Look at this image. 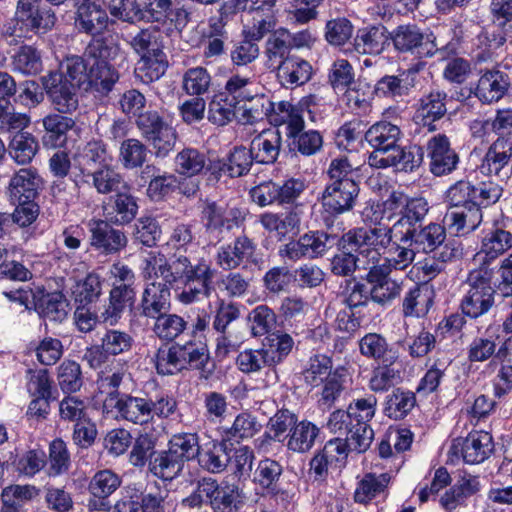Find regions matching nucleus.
<instances>
[{"label":"nucleus","instance_id":"nucleus-34","mask_svg":"<svg viewBox=\"0 0 512 512\" xmlns=\"http://www.w3.org/2000/svg\"><path fill=\"white\" fill-rule=\"evenodd\" d=\"M42 124L45 130L44 145L56 148L66 143L67 133L74 127L75 121L70 117L52 113L43 118Z\"/></svg>","mask_w":512,"mask_h":512},{"label":"nucleus","instance_id":"nucleus-53","mask_svg":"<svg viewBox=\"0 0 512 512\" xmlns=\"http://www.w3.org/2000/svg\"><path fill=\"white\" fill-rule=\"evenodd\" d=\"M12 69L23 75H36L43 69L39 51L32 46H22L12 56Z\"/></svg>","mask_w":512,"mask_h":512},{"label":"nucleus","instance_id":"nucleus-7","mask_svg":"<svg viewBox=\"0 0 512 512\" xmlns=\"http://www.w3.org/2000/svg\"><path fill=\"white\" fill-rule=\"evenodd\" d=\"M329 175L333 183L323 192V205L331 213L341 214L352 206V169L348 158L333 160Z\"/></svg>","mask_w":512,"mask_h":512},{"label":"nucleus","instance_id":"nucleus-25","mask_svg":"<svg viewBox=\"0 0 512 512\" xmlns=\"http://www.w3.org/2000/svg\"><path fill=\"white\" fill-rule=\"evenodd\" d=\"M510 78L499 69L485 71L479 78L475 96L482 102L490 104L499 101L508 91Z\"/></svg>","mask_w":512,"mask_h":512},{"label":"nucleus","instance_id":"nucleus-8","mask_svg":"<svg viewBox=\"0 0 512 512\" xmlns=\"http://www.w3.org/2000/svg\"><path fill=\"white\" fill-rule=\"evenodd\" d=\"M136 126L141 136L149 142L157 157H165L173 150L177 135L175 129L154 110L138 115Z\"/></svg>","mask_w":512,"mask_h":512},{"label":"nucleus","instance_id":"nucleus-42","mask_svg":"<svg viewBox=\"0 0 512 512\" xmlns=\"http://www.w3.org/2000/svg\"><path fill=\"white\" fill-rule=\"evenodd\" d=\"M177 349L182 360L183 370L191 368L207 374L211 373V370L207 368L210 359L209 352L203 343L188 341L185 344H177Z\"/></svg>","mask_w":512,"mask_h":512},{"label":"nucleus","instance_id":"nucleus-17","mask_svg":"<svg viewBox=\"0 0 512 512\" xmlns=\"http://www.w3.org/2000/svg\"><path fill=\"white\" fill-rule=\"evenodd\" d=\"M400 136V128L386 121L378 122L369 128L365 133V141L375 149L369 156V164L378 166L380 157L389 154L397 146Z\"/></svg>","mask_w":512,"mask_h":512},{"label":"nucleus","instance_id":"nucleus-28","mask_svg":"<svg viewBox=\"0 0 512 512\" xmlns=\"http://www.w3.org/2000/svg\"><path fill=\"white\" fill-rule=\"evenodd\" d=\"M110 19L98 0L81 2L77 7L76 26L83 32L95 35L104 31Z\"/></svg>","mask_w":512,"mask_h":512},{"label":"nucleus","instance_id":"nucleus-39","mask_svg":"<svg viewBox=\"0 0 512 512\" xmlns=\"http://www.w3.org/2000/svg\"><path fill=\"white\" fill-rule=\"evenodd\" d=\"M273 110V102L264 95H249L237 105V120L242 124H252L268 117Z\"/></svg>","mask_w":512,"mask_h":512},{"label":"nucleus","instance_id":"nucleus-4","mask_svg":"<svg viewBox=\"0 0 512 512\" xmlns=\"http://www.w3.org/2000/svg\"><path fill=\"white\" fill-rule=\"evenodd\" d=\"M474 185L460 180L446 191L449 209L444 222L456 235H465L474 231L482 221V210L477 208Z\"/></svg>","mask_w":512,"mask_h":512},{"label":"nucleus","instance_id":"nucleus-56","mask_svg":"<svg viewBox=\"0 0 512 512\" xmlns=\"http://www.w3.org/2000/svg\"><path fill=\"white\" fill-rule=\"evenodd\" d=\"M415 394L408 390L397 388L387 396L385 413L395 420L404 418L415 406Z\"/></svg>","mask_w":512,"mask_h":512},{"label":"nucleus","instance_id":"nucleus-16","mask_svg":"<svg viewBox=\"0 0 512 512\" xmlns=\"http://www.w3.org/2000/svg\"><path fill=\"white\" fill-rule=\"evenodd\" d=\"M492 436L486 431H472L464 439H458L451 447L453 454H461L467 464L484 462L493 452Z\"/></svg>","mask_w":512,"mask_h":512},{"label":"nucleus","instance_id":"nucleus-11","mask_svg":"<svg viewBox=\"0 0 512 512\" xmlns=\"http://www.w3.org/2000/svg\"><path fill=\"white\" fill-rule=\"evenodd\" d=\"M41 82L55 110L62 114H70L77 110L79 88L70 84L62 73L50 72L41 78Z\"/></svg>","mask_w":512,"mask_h":512},{"label":"nucleus","instance_id":"nucleus-5","mask_svg":"<svg viewBox=\"0 0 512 512\" xmlns=\"http://www.w3.org/2000/svg\"><path fill=\"white\" fill-rule=\"evenodd\" d=\"M161 39V31L154 26H148L140 29L128 40L131 49L140 57L136 74L144 83L158 80L166 71L167 60Z\"/></svg>","mask_w":512,"mask_h":512},{"label":"nucleus","instance_id":"nucleus-21","mask_svg":"<svg viewBox=\"0 0 512 512\" xmlns=\"http://www.w3.org/2000/svg\"><path fill=\"white\" fill-rule=\"evenodd\" d=\"M512 248V233L501 227H495L482 237L480 250L475 255V261L479 262L480 267H486L488 264L503 255Z\"/></svg>","mask_w":512,"mask_h":512},{"label":"nucleus","instance_id":"nucleus-30","mask_svg":"<svg viewBox=\"0 0 512 512\" xmlns=\"http://www.w3.org/2000/svg\"><path fill=\"white\" fill-rule=\"evenodd\" d=\"M289 31L281 28L274 31L266 40L263 56L265 65L271 70H278L289 59Z\"/></svg>","mask_w":512,"mask_h":512},{"label":"nucleus","instance_id":"nucleus-54","mask_svg":"<svg viewBox=\"0 0 512 512\" xmlns=\"http://www.w3.org/2000/svg\"><path fill=\"white\" fill-rule=\"evenodd\" d=\"M149 150L139 139L124 140L119 148V161L125 169H135L146 162Z\"/></svg>","mask_w":512,"mask_h":512},{"label":"nucleus","instance_id":"nucleus-22","mask_svg":"<svg viewBox=\"0 0 512 512\" xmlns=\"http://www.w3.org/2000/svg\"><path fill=\"white\" fill-rule=\"evenodd\" d=\"M90 226V245L105 254L119 252L127 245L124 232L112 228L106 221L92 220Z\"/></svg>","mask_w":512,"mask_h":512},{"label":"nucleus","instance_id":"nucleus-57","mask_svg":"<svg viewBox=\"0 0 512 512\" xmlns=\"http://www.w3.org/2000/svg\"><path fill=\"white\" fill-rule=\"evenodd\" d=\"M108 9L112 23L118 20L134 24L144 20V12L138 0H110Z\"/></svg>","mask_w":512,"mask_h":512},{"label":"nucleus","instance_id":"nucleus-51","mask_svg":"<svg viewBox=\"0 0 512 512\" xmlns=\"http://www.w3.org/2000/svg\"><path fill=\"white\" fill-rule=\"evenodd\" d=\"M38 151L36 139L29 133L19 132L9 143L10 157L19 165H25L32 161Z\"/></svg>","mask_w":512,"mask_h":512},{"label":"nucleus","instance_id":"nucleus-31","mask_svg":"<svg viewBox=\"0 0 512 512\" xmlns=\"http://www.w3.org/2000/svg\"><path fill=\"white\" fill-rule=\"evenodd\" d=\"M281 147V136L277 130H266L257 135L251 142L250 149L254 161L261 164H272L276 161Z\"/></svg>","mask_w":512,"mask_h":512},{"label":"nucleus","instance_id":"nucleus-59","mask_svg":"<svg viewBox=\"0 0 512 512\" xmlns=\"http://www.w3.org/2000/svg\"><path fill=\"white\" fill-rule=\"evenodd\" d=\"M36 489L30 485L6 487L2 492L1 512H19L24 503L34 497Z\"/></svg>","mask_w":512,"mask_h":512},{"label":"nucleus","instance_id":"nucleus-37","mask_svg":"<svg viewBox=\"0 0 512 512\" xmlns=\"http://www.w3.org/2000/svg\"><path fill=\"white\" fill-rule=\"evenodd\" d=\"M134 296L133 288L113 286L110 291L109 302L100 315L102 321L111 326L116 325L122 317L127 304L134 299Z\"/></svg>","mask_w":512,"mask_h":512},{"label":"nucleus","instance_id":"nucleus-49","mask_svg":"<svg viewBox=\"0 0 512 512\" xmlns=\"http://www.w3.org/2000/svg\"><path fill=\"white\" fill-rule=\"evenodd\" d=\"M422 159L423 152L421 147L414 146L411 150L406 151L397 145L389 154L380 157L378 166H395L403 170H412L422 162Z\"/></svg>","mask_w":512,"mask_h":512},{"label":"nucleus","instance_id":"nucleus-61","mask_svg":"<svg viewBox=\"0 0 512 512\" xmlns=\"http://www.w3.org/2000/svg\"><path fill=\"white\" fill-rule=\"evenodd\" d=\"M211 76L203 67L188 69L182 78V88L190 96H201L208 92Z\"/></svg>","mask_w":512,"mask_h":512},{"label":"nucleus","instance_id":"nucleus-55","mask_svg":"<svg viewBox=\"0 0 512 512\" xmlns=\"http://www.w3.org/2000/svg\"><path fill=\"white\" fill-rule=\"evenodd\" d=\"M230 456L221 443H209L200 452L198 462L200 466L212 473H220L229 464Z\"/></svg>","mask_w":512,"mask_h":512},{"label":"nucleus","instance_id":"nucleus-47","mask_svg":"<svg viewBox=\"0 0 512 512\" xmlns=\"http://www.w3.org/2000/svg\"><path fill=\"white\" fill-rule=\"evenodd\" d=\"M384 26H371L360 29L354 39V50L362 54L379 53L387 40Z\"/></svg>","mask_w":512,"mask_h":512},{"label":"nucleus","instance_id":"nucleus-2","mask_svg":"<svg viewBox=\"0 0 512 512\" xmlns=\"http://www.w3.org/2000/svg\"><path fill=\"white\" fill-rule=\"evenodd\" d=\"M385 248L362 241L354 244V271L368 270L367 274L357 276L361 280L366 278V283L358 281L354 284V308L364 305L369 299L384 304L400 294V284L388 277L390 273L382 275L377 268L380 251Z\"/></svg>","mask_w":512,"mask_h":512},{"label":"nucleus","instance_id":"nucleus-48","mask_svg":"<svg viewBox=\"0 0 512 512\" xmlns=\"http://www.w3.org/2000/svg\"><path fill=\"white\" fill-rule=\"evenodd\" d=\"M187 328V321L180 315L164 312L154 318L152 330L161 340L173 341Z\"/></svg>","mask_w":512,"mask_h":512},{"label":"nucleus","instance_id":"nucleus-35","mask_svg":"<svg viewBox=\"0 0 512 512\" xmlns=\"http://www.w3.org/2000/svg\"><path fill=\"white\" fill-rule=\"evenodd\" d=\"M74 159L83 179L94 172L92 169L95 166L106 164L109 155L103 142L90 141L78 149Z\"/></svg>","mask_w":512,"mask_h":512},{"label":"nucleus","instance_id":"nucleus-3","mask_svg":"<svg viewBox=\"0 0 512 512\" xmlns=\"http://www.w3.org/2000/svg\"><path fill=\"white\" fill-rule=\"evenodd\" d=\"M404 206L400 218L392 227L359 228L354 231V244L356 241H367L374 246L387 247L392 240L403 239L420 228L429 211L427 200L423 197H407Z\"/></svg>","mask_w":512,"mask_h":512},{"label":"nucleus","instance_id":"nucleus-38","mask_svg":"<svg viewBox=\"0 0 512 512\" xmlns=\"http://www.w3.org/2000/svg\"><path fill=\"white\" fill-rule=\"evenodd\" d=\"M312 75L310 63L300 57L291 56L277 70V77L284 86H299L308 82Z\"/></svg>","mask_w":512,"mask_h":512},{"label":"nucleus","instance_id":"nucleus-33","mask_svg":"<svg viewBox=\"0 0 512 512\" xmlns=\"http://www.w3.org/2000/svg\"><path fill=\"white\" fill-rule=\"evenodd\" d=\"M82 181L88 184L91 181V185L96 191L103 195L116 194L122 189H128L129 185L119 172L108 165L95 170L93 173H89Z\"/></svg>","mask_w":512,"mask_h":512},{"label":"nucleus","instance_id":"nucleus-18","mask_svg":"<svg viewBox=\"0 0 512 512\" xmlns=\"http://www.w3.org/2000/svg\"><path fill=\"white\" fill-rule=\"evenodd\" d=\"M392 39L398 51L416 53L419 57H431L438 51L434 41L425 37L416 25L399 26Z\"/></svg>","mask_w":512,"mask_h":512},{"label":"nucleus","instance_id":"nucleus-58","mask_svg":"<svg viewBox=\"0 0 512 512\" xmlns=\"http://www.w3.org/2000/svg\"><path fill=\"white\" fill-rule=\"evenodd\" d=\"M329 81L338 95H343L347 103L350 102V85L352 84V66L346 59H338L334 62L330 74Z\"/></svg>","mask_w":512,"mask_h":512},{"label":"nucleus","instance_id":"nucleus-12","mask_svg":"<svg viewBox=\"0 0 512 512\" xmlns=\"http://www.w3.org/2000/svg\"><path fill=\"white\" fill-rule=\"evenodd\" d=\"M201 492L214 512H237L242 506V491L235 484L204 478Z\"/></svg>","mask_w":512,"mask_h":512},{"label":"nucleus","instance_id":"nucleus-41","mask_svg":"<svg viewBox=\"0 0 512 512\" xmlns=\"http://www.w3.org/2000/svg\"><path fill=\"white\" fill-rule=\"evenodd\" d=\"M183 465L179 456L168 448L167 451L157 453L150 459L149 471L164 481H171L180 474Z\"/></svg>","mask_w":512,"mask_h":512},{"label":"nucleus","instance_id":"nucleus-62","mask_svg":"<svg viewBox=\"0 0 512 512\" xmlns=\"http://www.w3.org/2000/svg\"><path fill=\"white\" fill-rule=\"evenodd\" d=\"M331 369L332 363L329 357L315 355L309 359L308 366L303 372L304 380L308 385L318 387L333 374Z\"/></svg>","mask_w":512,"mask_h":512},{"label":"nucleus","instance_id":"nucleus-63","mask_svg":"<svg viewBox=\"0 0 512 512\" xmlns=\"http://www.w3.org/2000/svg\"><path fill=\"white\" fill-rule=\"evenodd\" d=\"M387 474H366L359 482L357 489L354 491V501L366 503L382 492L389 483Z\"/></svg>","mask_w":512,"mask_h":512},{"label":"nucleus","instance_id":"nucleus-64","mask_svg":"<svg viewBox=\"0 0 512 512\" xmlns=\"http://www.w3.org/2000/svg\"><path fill=\"white\" fill-rule=\"evenodd\" d=\"M237 105L228 96L218 95L209 104L208 120L218 126H224L237 118Z\"/></svg>","mask_w":512,"mask_h":512},{"label":"nucleus","instance_id":"nucleus-23","mask_svg":"<svg viewBox=\"0 0 512 512\" xmlns=\"http://www.w3.org/2000/svg\"><path fill=\"white\" fill-rule=\"evenodd\" d=\"M256 245L247 236L242 235L228 245H223L217 250L216 264L223 270L238 268L244 261L253 257Z\"/></svg>","mask_w":512,"mask_h":512},{"label":"nucleus","instance_id":"nucleus-20","mask_svg":"<svg viewBox=\"0 0 512 512\" xmlns=\"http://www.w3.org/2000/svg\"><path fill=\"white\" fill-rule=\"evenodd\" d=\"M41 186L42 179L35 168H21L9 181V200L12 204L35 200Z\"/></svg>","mask_w":512,"mask_h":512},{"label":"nucleus","instance_id":"nucleus-24","mask_svg":"<svg viewBox=\"0 0 512 512\" xmlns=\"http://www.w3.org/2000/svg\"><path fill=\"white\" fill-rule=\"evenodd\" d=\"M170 286L158 281L146 285L140 301L141 314L144 317L154 319L170 309Z\"/></svg>","mask_w":512,"mask_h":512},{"label":"nucleus","instance_id":"nucleus-46","mask_svg":"<svg viewBox=\"0 0 512 512\" xmlns=\"http://www.w3.org/2000/svg\"><path fill=\"white\" fill-rule=\"evenodd\" d=\"M90 64L91 62L81 56H68L61 63L59 73H62L65 79L75 87L88 90Z\"/></svg>","mask_w":512,"mask_h":512},{"label":"nucleus","instance_id":"nucleus-15","mask_svg":"<svg viewBox=\"0 0 512 512\" xmlns=\"http://www.w3.org/2000/svg\"><path fill=\"white\" fill-rule=\"evenodd\" d=\"M105 405L115 410L117 418L133 424L144 425L151 422L149 398L110 393L105 400Z\"/></svg>","mask_w":512,"mask_h":512},{"label":"nucleus","instance_id":"nucleus-6","mask_svg":"<svg viewBox=\"0 0 512 512\" xmlns=\"http://www.w3.org/2000/svg\"><path fill=\"white\" fill-rule=\"evenodd\" d=\"M491 278L492 273L486 267H480L469 274L467 289L460 303L463 315L476 319L492 308L495 290L491 285Z\"/></svg>","mask_w":512,"mask_h":512},{"label":"nucleus","instance_id":"nucleus-1","mask_svg":"<svg viewBox=\"0 0 512 512\" xmlns=\"http://www.w3.org/2000/svg\"><path fill=\"white\" fill-rule=\"evenodd\" d=\"M140 268L146 280L161 278L162 283L169 285L183 284V290L178 294L182 304H192L211 295L215 270L203 258L192 263L187 256L180 254L168 261L161 252L150 251L143 256Z\"/></svg>","mask_w":512,"mask_h":512},{"label":"nucleus","instance_id":"nucleus-36","mask_svg":"<svg viewBox=\"0 0 512 512\" xmlns=\"http://www.w3.org/2000/svg\"><path fill=\"white\" fill-rule=\"evenodd\" d=\"M302 212L298 206L282 214L264 213L260 216V223L269 232H276L279 236H286L299 230Z\"/></svg>","mask_w":512,"mask_h":512},{"label":"nucleus","instance_id":"nucleus-26","mask_svg":"<svg viewBox=\"0 0 512 512\" xmlns=\"http://www.w3.org/2000/svg\"><path fill=\"white\" fill-rule=\"evenodd\" d=\"M419 65L411 67L398 75H386L375 85V92L389 97H402L410 93L418 83Z\"/></svg>","mask_w":512,"mask_h":512},{"label":"nucleus","instance_id":"nucleus-13","mask_svg":"<svg viewBox=\"0 0 512 512\" xmlns=\"http://www.w3.org/2000/svg\"><path fill=\"white\" fill-rule=\"evenodd\" d=\"M425 149L429 159V168L433 175H447L456 169L459 156L452 149L450 140L445 134L432 135L428 138Z\"/></svg>","mask_w":512,"mask_h":512},{"label":"nucleus","instance_id":"nucleus-60","mask_svg":"<svg viewBox=\"0 0 512 512\" xmlns=\"http://www.w3.org/2000/svg\"><path fill=\"white\" fill-rule=\"evenodd\" d=\"M120 485V476L106 469L95 473L89 483V491L93 496L99 499H105L114 493Z\"/></svg>","mask_w":512,"mask_h":512},{"label":"nucleus","instance_id":"nucleus-10","mask_svg":"<svg viewBox=\"0 0 512 512\" xmlns=\"http://www.w3.org/2000/svg\"><path fill=\"white\" fill-rule=\"evenodd\" d=\"M201 220L208 236L221 241L227 233L239 226L242 213L238 208L206 200L201 207Z\"/></svg>","mask_w":512,"mask_h":512},{"label":"nucleus","instance_id":"nucleus-40","mask_svg":"<svg viewBox=\"0 0 512 512\" xmlns=\"http://www.w3.org/2000/svg\"><path fill=\"white\" fill-rule=\"evenodd\" d=\"M294 346L293 338L280 331L270 333L263 343V353L268 359V365L277 366L290 354Z\"/></svg>","mask_w":512,"mask_h":512},{"label":"nucleus","instance_id":"nucleus-50","mask_svg":"<svg viewBox=\"0 0 512 512\" xmlns=\"http://www.w3.org/2000/svg\"><path fill=\"white\" fill-rule=\"evenodd\" d=\"M431 304V291L415 285L403 299V313L406 317H421L428 313Z\"/></svg>","mask_w":512,"mask_h":512},{"label":"nucleus","instance_id":"nucleus-27","mask_svg":"<svg viewBox=\"0 0 512 512\" xmlns=\"http://www.w3.org/2000/svg\"><path fill=\"white\" fill-rule=\"evenodd\" d=\"M104 211L110 222L118 225L130 223L137 215L138 204L131 194V187L122 189L114 194L104 206Z\"/></svg>","mask_w":512,"mask_h":512},{"label":"nucleus","instance_id":"nucleus-14","mask_svg":"<svg viewBox=\"0 0 512 512\" xmlns=\"http://www.w3.org/2000/svg\"><path fill=\"white\" fill-rule=\"evenodd\" d=\"M396 242L415 246L416 249L423 253H432L439 251L440 248H462L461 244L456 240H446V229L438 223H429L426 226L421 225L416 228L410 235L399 239Z\"/></svg>","mask_w":512,"mask_h":512},{"label":"nucleus","instance_id":"nucleus-45","mask_svg":"<svg viewBox=\"0 0 512 512\" xmlns=\"http://www.w3.org/2000/svg\"><path fill=\"white\" fill-rule=\"evenodd\" d=\"M205 153L195 148H185L174 159L175 172L179 175L193 177L199 175L207 166Z\"/></svg>","mask_w":512,"mask_h":512},{"label":"nucleus","instance_id":"nucleus-9","mask_svg":"<svg viewBox=\"0 0 512 512\" xmlns=\"http://www.w3.org/2000/svg\"><path fill=\"white\" fill-rule=\"evenodd\" d=\"M480 172L506 183L512 176V132L499 133L488 147L479 166Z\"/></svg>","mask_w":512,"mask_h":512},{"label":"nucleus","instance_id":"nucleus-43","mask_svg":"<svg viewBox=\"0 0 512 512\" xmlns=\"http://www.w3.org/2000/svg\"><path fill=\"white\" fill-rule=\"evenodd\" d=\"M318 434L319 428L312 422L306 420L296 422L290 429L287 448L293 452H307L313 447Z\"/></svg>","mask_w":512,"mask_h":512},{"label":"nucleus","instance_id":"nucleus-19","mask_svg":"<svg viewBox=\"0 0 512 512\" xmlns=\"http://www.w3.org/2000/svg\"><path fill=\"white\" fill-rule=\"evenodd\" d=\"M448 95L439 88L431 89L423 94L417 102L415 119L417 123H421L427 127L428 131L436 130L434 122L440 120L447 112Z\"/></svg>","mask_w":512,"mask_h":512},{"label":"nucleus","instance_id":"nucleus-32","mask_svg":"<svg viewBox=\"0 0 512 512\" xmlns=\"http://www.w3.org/2000/svg\"><path fill=\"white\" fill-rule=\"evenodd\" d=\"M268 118L275 126L286 125L288 136H296L304 128L302 111L286 101L273 102Z\"/></svg>","mask_w":512,"mask_h":512},{"label":"nucleus","instance_id":"nucleus-29","mask_svg":"<svg viewBox=\"0 0 512 512\" xmlns=\"http://www.w3.org/2000/svg\"><path fill=\"white\" fill-rule=\"evenodd\" d=\"M427 256L416 264L422 278L426 281L436 278L444 272L446 265L462 257L463 248H440L437 252L425 253Z\"/></svg>","mask_w":512,"mask_h":512},{"label":"nucleus","instance_id":"nucleus-52","mask_svg":"<svg viewBox=\"0 0 512 512\" xmlns=\"http://www.w3.org/2000/svg\"><path fill=\"white\" fill-rule=\"evenodd\" d=\"M283 473V467L276 460L266 458L259 461L253 476V481L270 493H276L278 482Z\"/></svg>","mask_w":512,"mask_h":512},{"label":"nucleus","instance_id":"nucleus-44","mask_svg":"<svg viewBox=\"0 0 512 512\" xmlns=\"http://www.w3.org/2000/svg\"><path fill=\"white\" fill-rule=\"evenodd\" d=\"M118 79V72L108 61L91 62L89 67L88 89L93 88L97 92L107 94L112 90V87Z\"/></svg>","mask_w":512,"mask_h":512}]
</instances>
